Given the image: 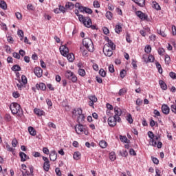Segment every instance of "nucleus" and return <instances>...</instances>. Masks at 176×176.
I'll return each instance as SVG.
<instances>
[{"instance_id":"obj_1","label":"nucleus","mask_w":176,"mask_h":176,"mask_svg":"<svg viewBox=\"0 0 176 176\" xmlns=\"http://www.w3.org/2000/svg\"><path fill=\"white\" fill-rule=\"evenodd\" d=\"M10 109L13 115H18V116H23V109L16 102H13L10 106Z\"/></svg>"},{"instance_id":"obj_2","label":"nucleus","mask_w":176,"mask_h":176,"mask_svg":"<svg viewBox=\"0 0 176 176\" xmlns=\"http://www.w3.org/2000/svg\"><path fill=\"white\" fill-rule=\"evenodd\" d=\"M82 45L86 47L87 50L89 52H94V45L93 44V41L89 38H85L82 40Z\"/></svg>"},{"instance_id":"obj_3","label":"nucleus","mask_w":176,"mask_h":176,"mask_svg":"<svg viewBox=\"0 0 176 176\" xmlns=\"http://www.w3.org/2000/svg\"><path fill=\"white\" fill-rule=\"evenodd\" d=\"M65 76L67 79H69V80H72L73 83H75L78 80V78L76 77V76L74 74V72H71L70 70L66 72Z\"/></svg>"},{"instance_id":"obj_4","label":"nucleus","mask_w":176,"mask_h":176,"mask_svg":"<svg viewBox=\"0 0 176 176\" xmlns=\"http://www.w3.org/2000/svg\"><path fill=\"white\" fill-rule=\"evenodd\" d=\"M114 113L115 115L113 117L117 119V122H118V123H120V122H122V118H120V116H122V109L118 107H114Z\"/></svg>"},{"instance_id":"obj_5","label":"nucleus","mask_w":176,"mask_h":176,"mask_svg":"<svg viewBox=\"0 0 176 176\" xmlns=\"http://www.w3.org/2000/svg\"><path fill=\"white\" fill-rule=\"evenodd\" d=\"M113 50L109 48V46L108 45H104L103 47V53L104 56H107V57H111L112 54H113V52H112Z\"/></svg>"},{"instance_id":"obj_6","label":"nucleus","mask_w":176,"mask_h":176,"mask_svg":"<svg viewBox=\"0 0 176 176\" xmlns=\"http://www.w3.org/2000/svg\"><path fill=\"white\" fill-rule=\"evenodd\" d=\"M108 124L110 126V127H115L116 126V122H118V118L113 117V116H110L108 118Z\"/></svg>"},{"instance_id":"obj_7","label":"nucleus","mask_w":176,"mask_h":176,"mask_svg":"<svg viewBox=\"0 0 176 176\" xmlns=\"http://www.w3.org/2000/svg\"><path fill=\"white\" fill-rule=\"evenodd\" d=\"M59 50L62 56H64V57H67V55L69 54V50L65 45L60 46Z\"/></svg>"},{"instance_id":"obj_8","label":"nucleus","mask_w":176,"mask_h":176,"mask_svg":"<svg viewBox=\"0 0 176 176\" xmlns=\"http://www.w3.org/2000/svg\"><path fill=\"white\" fill-rule=\"evenodd\" d=\"M80 23H82L85 27L87 28H90V26L91 25V19L89 16L84 17L83 21H80Z\"/></svg>"},{"instance_id":"obj_9","label":"nucleus","mask_w":176,"mask_h":176,"mask_svg":"<svg viewBox=\"0 0 176 176\" xmlns=\"http://www.w3.org/2000/svg\"><path fill=\"white\" fill-rule=\"evenodd\" d=\"M148 135L149 138H151V140L150 143L152 144L153 146L156 147L157 143H156V140H155V134H153V132L148 131Z\"/></svg>"},{"instance_id":"obj_10","label":"nucleus","mask_w":176,"mask_h":176,"mask_svg":"<svg viewBox=\"0 0 176 176\" xmlns=\"http://www.w3.org/2000/svg\"><path fill=\"white\" fill-rule=\"evenodd\" d=\"M136 16L139 17V19H141L142 21L148 20V15L145 14L142 11H137L135 12Z\"/></svg>"},{"instance_id":"obj_11","label":"nucleus","mask_w":176,"mask_h":176,"mask_svg":"<svg viewBox=\"0 0 176 176\" xmlns=\"http://www.w3.org/2000/svg\"><path fill=\"white\" fill-rule=\"evenodd\" d=\"M75 131L77 134H82L83 133V124L78 123L75 126Z\"/></svg>"},{"instance_id":"obj_12","label":"nucleus","mask_w":176,"mask_h":176,"mask_svg":"<svg viewBox=\"0 0 176 176\" xmlns=\"http://www.w3.org/2000/svg\"><path fill=\"white\" fill-rule=\"evenodd\" d=\"M34 72L37 78H41L43 71L41 67H35L34 69Z\"/></svg>"},{"instance_id":"obj_13","label":"nucleus","mask_w":176,"mask_h":176,"mask_svg":"<svg viewBox=\"0 0 176 176\" xmlns=\"http://www.w3.org/2000/svg\"><path fill=\"white\" fill-rule=\"evenodd\" d=\"M162 111L164 115H168L170 113V107L167 104H162Z\"/></svg>"},{"instance_id":"obj_14","label":"nucleus","mask_w":176,"mask_h":176,"mask_svg":"<svg viewBox=\"0 0 176 176\" xmlns=\"http://www.w3.org/2000/svg\"><path fill=\"white\" fill-rule=\"evenodd\" d=\"M50 159L52 162H56V160H57V153H56V151H51V153H50Z\"/></svg>"},{"instance_id":"obj_15","label":"nucleus","mask_w":176,"mask_h":176,"mask_svg":"<svg viewBox=\"0 0 176 176\" xmlns=\"http://www.w3.org/2000/svg\"><path fill=\"white\" fill-rule=\"evenodd\" d=\"M19 157H21V162H25L27 160H30V157L25 154L24 152H20Z\"/></svg>"},{"instance_id":"obj_16","label":"nucleus","mask_w":176,"mask_h":176,"mask_svg":"<svg viewBox=\"0 0 176 176\" xmlns=\"http://www.w3.org/2000/svg\"><path fill=\"white\" fill-rule=\"evenodd\" d=\"M83 113V111L80 108H78L77 109H74L72 111V114L74 115V116H79Z\"/></svg>"},{"instance_id":"obj_17","label":"nucleus","mask_w":176,"mask_h":176,"mask_svg":"<svg viewBox=\"0 0 176 176\" xmlns=\"http://www.w3.org/2000/svg\"><path fill=\"white\" fill-rule=\"evenodd\" d=\"M34 112L37 116H43L45 115V111L43 110H41L40 109H34Z\"/></svg>"},{"instance_id":"obj_18","label":"nucleus","mask_w":176,"mask_h":176,"mask_svg":"<svg viewBox=\"0 0 176 176\" xmlns=\"http://www.w3.org/2000/svg\"><path fill=\"white\" fill-rule=\"evenodd\" d=\"M85 114H82V113L80 114V116H78L77 118V122L78 123L83 124V123H85Z\"/></svg>"},{"instance_id":"obj_19","label":"nucleus","mask_w":176,"mask_h":176,"mask_svg":"<svg viewBox=\"0 0 176 176\" xmlns=\"http://www.w3.org/2000/svg\"><path fill=\"white\" fill-rule=\"evenodd\" d=\"M138 6L140 8H144L145 6V0H134V1Z\"/></svg>"},{"instance_id":"obj_20","label":"nucleus","mask_w":176,"mask_h":176,"mask_svg":"<svg viewBox=\"0 0 176 176\" xmlns=\"http://www.w3.org/2000/svg\"><path fill=\"white\" fill-rule=\"evenodd\" d=\"M105 45H108L109 49H111V50H115L116 49V45H115V43H113V42H112V41L109 39H108V43Z\"/></svg>"},{"instance_id":"obj_21","label":"nucleus","mask_w":176,"mask_h":176,"mask_svg":"<svg viewBox=\"0 0 176 176\" xmlns=\"http://www.w3.org/2000/svg\"><path fill=\"white\" fill-rule=\"evenodd\" d=\"M0 8L3 9V10H6L8 9V4H6V1L4 0H0Z\"/></svg>"},{"instance_id":"obj_22","label":"nucleus","mask_w":176,"mask_h":176,"mask_svg":"<svg viewBox=\"0 0 176 176\" xmlns=\"http://www.w3.org/2000/svg\"><path fill=\"white\" fill-rule=\"evenodd\" d=\"M36 89H38V90H39V89L40 90H43V91L46 90V85H45V83L43 82H41L40 84H36Z\"/></svg>"},{"instance_id":"obj_23","label":"nucleus","mask_w":176,"mask_h":176,"mask_svg":"<svg viewBox=\"0 0 176 176\" xmlns=\"http://www.w3.org/2000/svg\"><path fill=\"white\" fill-rule=\"evenodd\" d=\"M28 131H29L30 135H32L33 137H35V135H36V130H35V129H34V127L29 126Z\"/></svg>"},{"instance_id":"obj_24","label":"nucleus","mask_w":176,"mask_h":176,"mask_svg":"<svg viewBox=\"0 0 176 176\" xmlns=\"http://www.w3.org/2000/svg\"><path fill=\"white\" fill-rule=\"evenodd\" d=\"M159 85H160L161 89H162V90H166L167 89V85L162 80H160L159 81Z\"/></svg>"},{"instance_id":"obj_25","label":"nucleus","mask_w":176,"mask_h":176,"mask_svg":"<svg viewBox=\"0 0 176 176\" xmlns=\"http://www.w3.org/2000/svg\"><path fill=\"white\" fill-rule=\"evenodd\" d=\"M66 57H67L68 61H69L70 63H72V61H74V60H75V56L74 55V54H67L66 55Z\"/></svg>"},{"instance_id":"obj_26","label":"nucleus","mask_w":176,"mask_h":176,"mask_svg":"<svg viewBox=\"0 0 176 176\" xmlns=\"http://www.w3.org/2000/svg\"><path fill=\"white\" fill-rule=\"evenodd\" d=\"M75 14H76V16H78L79 21H83L85 20V16L83 15L79 14V10H76Z\"/></svg>"},{"instance_id":"obj_27","label":"nucleus","mask_w":176,"mask_h":176,"mask_svg":"<svg viewBox=\"0 0 176 176\" xmlns=\"http://www.w3.org/2000/svg\"><path fill=\"white\" fill-rule=\"evenodd\" d=\"M120 140L122 142H124L125 144H129V142H130V140L127 139V137L123 136L122 135H120Z\"/></svg>"},{"instance_id":"obj_28","label":"nucleus","mask_w":176,"mask_h":176,"mask_svg":"<svg viewBox=\"0 0 176 176\" xmlns=\"http://www.w3.org/2000/svg\"><path fill=\"white\" fill-rule=\"evenodd\" d=\"M43 167L45 171H49V169L50 168V162H44Z\"/></svg>"},{"instance_id":"obj_29","label":"nucleus","mask_w":176,"mask_h":176,"mask_svg":"<svg viewBox=\"0 0 176 176\" xmlns=\"http://www.w3.org/2000/svg\"><path fill=\"white\" fill-rule=\"evenodd\" d=\"M109 159L111 162H115L116 160V154L115 152H111L109 153Z\"/></svg>"},{"instance_id":"obj_30","label":"nucleus","mask_w":176,"mask_h":176,"mask_svg":"<svg viewBox=\"0 0 176 176\" xmlns=\"http://www.w3.org/2000/svg\"><path fill=\"white\" fill-rule=\"evenodd\" d=\"M12 71L17 72L18 71H21V67L19 65H15L11 68Z\"/></svg>"},{"instance_id":"obj_31","label":"nucleus","mask_w":176,"mask_h":176,"mask_svg":"<svg viewBox=\"0 0 176 176\" xmlns=\"http://www.w3.org/2000/svg\"><path fill=\"white\" fill-rule=\"evenodd\" d=\"M80 153L79 151H76L74 154L73 157L75 160H79V159H80Z\"/></svg>"},{"instance_id":"obj_32","label":"nucleus","mask_w":176,"mask_h":176,"mask_svg":"<svg viewBox=\"0 0 176 176\" xmlns=\"http://www.w3.org/2000/svg\"><path fill=\"white\" fill-rule=\"evenodd\" d=\"M155 65L158 69L159 74H163V69L162 68V65H160V63H159V62H156Z\"/></svg>"},{"instance_id":"obj_33","label":"nucleus","mask_w":176,"mask_h":176,"mask_svg":"<svg viewBox=\"0 0 176 176\" xmlns=\"http://www.w3.org/2000/svg\"><path fill=\"white\" fill-rule=\"evenodd\" d=\"M65 8L66 9H69L70 10H72V9H74V3L71 2H67L65 4Z\"/></svg>"},{"instance_id":"obj_34","label":"nucleus","mask_w":176,"mask_h":176,"mask_svg":"<svg viewBox=\"0 0 176 176\" xmlns=\"http://www.w3.org/2000/svg\"><path fill=\"white\" fill-rule=\"evenodd\" d=\"M115 31L116 34H120V32H122V25H116L115 28Z\"/></svg>"},{"instance_id":"obj_35","label":"nucleus","mask_w":176,"mask_h":176,"mask_svg":"<svg viewBox=\"0 0 176 176\" xmlns=\"http://www.w3.org/2000/svg\"><path fill=\"white\" fill-rule=\"evenodd\" d=\"M108 145V144L107 143V142H105V140H102L99 142V146H100V148H102L103 149L105 148V147Z\"/></svg>"},{"instance_id":"obj_36","label":"nucleus","mask_w":176,"mask_h":176,"mask_svg":"<svg viewBox=\"0 0 176 176\" xmlns=\"http://www.w3.org/2000/svg\"><path fill=\"white\" fill-rule=\"evenodd\" d=\"M78 74L80 75V76H85V75H86V71H85V69L80 68L78 71Z\"/></svg>"},{"instance_id":"obj_37","label":"nucleus","mask_w":176,"mask_h":176,"mask_svg":"<svg viewBox=\"0 0 176 176\" xmlns=\"http://www.w3.org/2000/svg\"><path fill=\"white\" fill-rule=\"evenodd\" d=\"M113 16V14H112V12H111V11H107L106 12V17L107 19H108V20H112Z\"/></svg>"},{"instance_id":"obj_38","label":"nucleus","mask_w":176,"mask_h":176,"mask_svg":"<svg viewBox=\"0 0 176 176\" xmlns=\"http://www.w3.org/2000/svg\"><path fill=\"white\" fill-rule=\"evenodd\" d=\"M89 100H90V101H92L93 102H97V97H96V96H88Z\"/></svg>"},{"instance_id":"obj_39","label":"nucleus","mask_w":176,"mask_h":176,"mask_svg":"<svg viewBox=\"0 0 176 176\" xmlns=\"http://www.w3.org/2000/svg\"><path fill=\"white\" fill-rule=\"evenodd\" d=\"M171 61V58H170V56L168 54L165 55V64H170V62Z\"/></svg>"},{"instance_id":"obj_40","label":"nucleus","mask_w":176,"mask_h":176,"mask_svg":"<svg viewBox=\"0 0 176 176\" xmlns=\"http://www.w3.org/2000/svg\"><path fill=\"white\" fill-rule=\"evenodd\" d=\"M99 74L102 76V78H105L107 76V72L104 70V69H100L99 70Z\"/></svg>"},{"instance_id":"obj_41","label":"nucleus","mask_w":176,"mask_h":176,"mask_svg":"<svg viewBox=\"0 0 176 176\" xmlns=\"http://www.w3.org/2000/svg\"><path fill=\"white\" fill-rule=\"evenodd\" d=\"M151 51H152V47H151V45H147V46L145 47L144 52L146 53L149 54V53H151Z\"/></svg>"},{"instance_id":"obj_42","label":"nucleus","mask_w":176,"mask_h":176,"mask_svg":"<svg viewBox=\"0 0 176 176\" xmlns=\"http://www.w3.org/2000/svg\"><path fill=\"white\" fill-rule=\"evenodd\" d=\"M157 34H159V35H161V36H166V33L164 32V31L160 30V29H157Z\"/></svg>"},{"instance_id":"obj_43","label":"nucleus","mask_w":176,"mask_h":176,"mask_svg":"<svg viewBox=\"0 0 176 176\" xmlns=\"http://www.w3.org/2000/svg\"><path fill=\"white\" fill-rule=\"evenodd\" d=\"M21 82L23 85H27L28 80H27V77H25L24 75L21 76Z\"/></svg>"},{"instance_id":"obj_44","label":"nucleus","mask_w":176,"mask_h":176,"mask_svg":"<svg viewBox=\"0 0 176 176\" xmlns=\"http://www.w3.org/2000/svg\"><path fill=\"white\" fill-rule=\"evenodd\" d=\"M153 8H154V9H156V10H160L161 9L160 6L157 2H153Z\"/></svg>"},{"instance_id":"obj_45","label":"nucleus","mask_w":176,"mask_h":176,"mask_svg":"<svg viewBox=\"0 0 176 176\" xmlns=\"http://www.w3.org/2000/svg\"><path fill=\"white\" fill-rule=\"evenodd\" d=\"M127 73V72H126V70L122 69L120 72V78H122V79H123V78H124V76H126V74Z\"/></svg>"},{"instance_id":"obj_46","label":"nucleus","mask_w":176,"mask_h":176,"mask_svg":"<svg viewBox=\"0 0 176 176\" xmlns=\"http://www.w3.org/2000/svg\"><path fill=\"white\" fill-rule=\"evenodd\" d=\"M17 34L19 36H21V41H22L23 38H24V32L23 30H18Z\"/></svg>"},{"instance_id":"obj_47","label":"nucleus","mask_w":176,"mask_h":176,"mask_svg":"<svg viewBox=\"0 0 176 176\" xmlns=\"http://www.w3.org/2000/svg\"><path fill=\"white\" fill-rule=\"evenodd\" d=\"M84 12L88 14H91V13H93V10L87 7H85Z\"/></svg>"},{"instance_id":"obj_48","label":"nucleus","mask_w":176,"mask_h":176,"mask_svg":"<svg viewBox=\"0 0 176 176\" xmlns=\"http://www.w3.org/2000/svg\"><path fill=\"white\" fill-rule=\"evenodd\" d=\"M109 71L111 74H113V72H115V67H113V65H110L109 66Z\"/></svg>"},{"instance_id":"obj_49","label":"nucleus","mask_w":176,"mask_h":176,"mask_svg":"<svg viewBox=\"0 0 176 176\" xmlns=\"http://www.w3.org/2000/svg\"><path fill=\"white\" fill-rule=\"evenodd\" d=\"M124 93H127V91L126 90V89H120L119 91V96H123V94H124Z\"/></svg>"},{"instance_id":"obj_50","label":"nucleus","mask_w":176,"mask_h":176,"mask_svg":"<svg viewBox=\"0 0 176 176\" xmlns=\"http://www.w3.org/2000/svg\"><path fill=\"white\" fill-rule=\"evenodd\" d=\"M153 61H155V57L152 55L148 56V63H153Z\"/></svg>"},{"instance_id":"obj_51","label":"nucleus","mask_w":176,"mask_h":176,"mask_svg":"<svg viewBox=\"0 0 176 176\" xmlns=\"http://www.w3.org/2000/svg\"><path fill=\"white\" fill-rule=\"evenodd\" d=\"M127 121L129 122V123H130V124H131V123H133V117H131V114L128 115Z\"/></svg>"},{"instance_id":"obj_52","label":"nucleus","mask_w":176,"mask_h":176,"mask_svg":"<svg viewBox=\"0 0 176 176\" xmlns=\"http://www.w3.org/2000/svg\"><path fill=\"white\" fill-rule=\"evenodd\" d=\"M136 105L138 107H141V105H142V100L140 98H138L136 100Z\"/></svg>"},{"instance_id":"obj_53","label":"nucleus","mask_w":176,"mask_h":176,"mask_svg":"<svg viewBox=\"0 0 176 176\" xmlns=\"http://www.w3.org/2000/svg\"><path fill=\"white\" fill-rule=\"evenodd\" d=\"M158 54H160V56H163V54H164V50L162 47H160L158 49Z\"/></svg>"},{"instance_id":"obj_54","label":"nucleus","mask_w":176,"mask_h":176,"mask_svg":"<svg viewBox=\"0 0 176 176\" xmlns=\"http://www.w3.org/2000/svg\"><path fill=\"white\" fill-rule=\"evenodd\" d=\"M152 161L154 163V164H159V160L155 157H151Z\"/></svg>"},{"instance_id":"obj_55","label":"nucleus","mask_w":176,"mask_h":176,"mask_svg":"<svg viewBox=\"0 0 176 176\" xmlns=\"http://www.w3.org/2000/svg\"><path fill=\"white\" fill-rule=\"evenodd\" d=\"M17 144H18V142L16 139L12 140V145L13 148H16V146H17Z\"/></svg>"},{"instance_id":"obj_56","label":"nucleus","mask_w":176,"mask_h":176,"mask_svg":"<svg viewBox=\"0 0 176 176\" xmlns=\"http://www.w3.org/2000/svg\"><path fill=\"white\" fill-rule=\"evenodd\" d=\"M103 33L104 34V35H108V34H109V30L107 27H104Z\"/></svg>"},{"instance_id":"obj_57","label":"nucleus","mask_w":176,"mask_h":176,"mask_svg":"<svg viewBox=\"0 0 176 176\" xmlns=\"http://www.w3.org/2000/svg\"><path fill=\"white\" fill-rule=\"evenodd\" d=\"M55 173H56V175L61 176V170H60V168H56L55 169Z\"/></svg>"},{"instance_id":"obj_58","label":"nucleus","mask_w":176,"mask_h":176,"mask_svg":"<svg viewBox=\"0 0 176 176\" xmlns=\"http://www.w3.org/2000/svg\"><path fill=\"white\" fill-rule=\"evenodd\" d=\"M5 119L7 120V122H10V120H12V116H10L9 114H6Z\"/></svg>"},{"instance_id":"obj_59","label":"nucleus","mask_w":176,"mask_h":176,"mask_svg":"<svg viewBox=\"0 0 176 176\" xmlns=\"http://www.w3.org/2000/svg\"><path fill=\"white\" fill-rule=\"evenodd\" d=\"M48 127H50L52 129H56V124L53 122H48Z\"/></svg>"},{"instance_id":"obj_60","label":"nucleus","mask_w":176,"mask_h":176,"mask_svg":"<svg viewBox=\"0 0 176 176\" xmlns=\"http://www.w3.org/2000/svg\"><path fill=\"white\" fill-rule=\"evenodd\" d=\"M170 109H171L172 112H173V113L176 114V105L172 104L170 106Z\"/></svg>"},{"instance_id":"obj_61","label":"nucleus","mask_w":176,"mask_h":176,"mask_svg":"<svg viewBox=\"0 0 176 176\" xmlns=\"http://www.w3.org/2000/svg\"><path fill=\"white\" fill-rule=\"evenodd\" d=\"M169 76H170L172 79H176V74L175 72H170Z\"/></svg>"},{"instance_id":"obj_62","label":"nucleus","mask_w":176,"mask_h":176,"mask_svg":"<svg viewBox=\"0 0 176 176\" xmlns=\"http://www.w3.org/2000/svg\"><path fill=\"white\" fill-rule=\"evenodd\" d=\"M59 11L62 12V13H65V8L63 6H59Z\"/></svg>"},{"instance_id":"obj_63","label":"nucleus","mask_w":176,"mask_h":176,"mask_svg":"<svg viewBox=\"0 0 176 176\" xmlns=\"http://www.w3.org/2000/svg\"><path fill=\"white\" fill-rule=\"evenodd\" d=\"M93 5L94 8H100V3H98L97 1H94Z\"/></svg>"},{"instance_id":"obj_64","label":"nucleus","mask_w":176,"mask_h":176,"mask_svg":"<svg viewBox=\"0 0 176 176\" xmlns=\"http://www.w3.org/2000/svg\"><path fill=\"white\" fill-rule=\"evenodd\" d=\"M172 34H173V35H176V27H175V25L172 26Z\"/></svg>"}]
</instances>
